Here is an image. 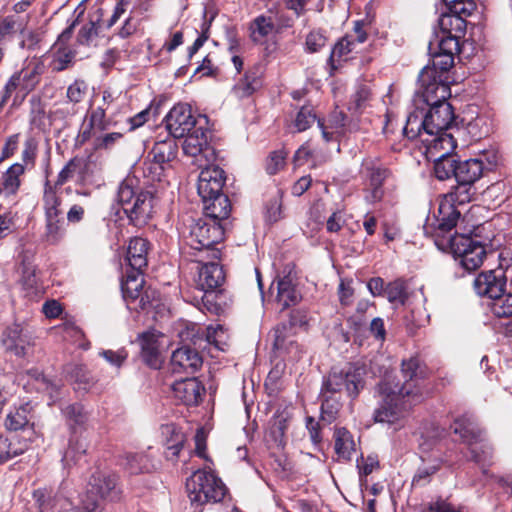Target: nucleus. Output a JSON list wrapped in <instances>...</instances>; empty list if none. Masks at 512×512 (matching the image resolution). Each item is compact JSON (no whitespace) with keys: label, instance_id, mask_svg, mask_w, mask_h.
<instances>
[{"label":"nucleus","instance_id":"f257e3e1","mask_svg":"<svg viewBox=\"0 0 512 512\" xmlns=\"http://www.w3.org/2000/svg\"><path fill=\"white\" fill-rule=\"evenodd\" d=\"M403 382L397 376L386 374L375 386L379 407L374 411L375 422L392 423L412 404L420 401L422 382L429 378L431 370L417 356L401 362Z\"/></svg>","mask_w":512,"mask_h":512},{"label":"nucleus","instance_id":"f03ea898","mask_svg":"<svg viewBox=\"0 0 512 512\" xmlns=\"http://www.w3.org/2000/svg\"><path fill=\"white\" fill-rule=\"evenodd\" d=\"M366 374V367L359 363H349L343 369L332 368L322 383V423L330 424L338 417L342 403L335 394L345 389L355 399L365 387Z\"/></svg>","mask_w":512,"mask_h":512},{"label":"nucleus","instance_id":"7ed1b4c3","mask_svg":"<svg viewBox=\"0 0 512 512\" xmlns=\"http://www.w3.org/2000/svg\"><path fill=\"white\" fill-rule=\"evenodd\" d=\"M117 199L129 222L136 227L148 223L154 213L155 197L139 185L134 176L126 177L119 185Z\"/></svg>","mask_w":512,"mask_h":512},{"label":"nucleus","instance_id":"20e7f679","mask_svg":"<svg viewBox=\"0 0 512 512\" xmlns=\"http://www.w3.org/2000/svg\"><path fill=\"white\" fill-rule=\"evenodd\" d=\"M121 489L118 486V477L108 472L97 471L92 474L85 497L81 506H76L66 500L60 512H101L100 501H117L120 499Z\"/></svg>","mask_w":512,"mask_h":512},{"label":"nucleus","instance_id":"39448f33","mask_svg":"<svg viewBox=\"0 0 512 512\" xmlns=\"http://www.w3.org/2000/svg\"><path fill=\"white\" fill-rule=\"evenodd\" d=\"M188 497L192 505L200 507L206 503L222 501L226 494V486L212 472L198 470L186 481Z\"/></svg>","mask_w":512,"mask_h":512},{"label":"nucleus","instance_id":"423d86ee","mask_svg":"<svg viewBox=\"0 0 512 512\" xmlns=\"http://www.w3.org/2000/svg\"><path fill=\"white\" fill-rule=\"evenodd\" d=\"M224 239V228L215 220L199 218L190 225L189 245L194 250L209 251L213 259L220 258V250L214 248Z\"/></svg>","mask_w":512,"mask_h":512},{"label":"nucleus","instance_id":"0eeeda50","mask_svg":"<svg viewBox=\"0 0 512 512\" xmlns=\"http://www.w3.org/2000/svg\"><path fill=\"white\" fill-rule=\"evenodd\" d=\"M206 124H199L195 129L188 132L182 144L183 152L195 159L198 167L205 163H212L216 160V152L208 143V130Z\"/></svg>","mask_w":512,"mask_h":512},{"label":"nucleus","instance_id":"6e6552de","mask_svg":"<svg viewBox=\"0 0 512 512\" xmlns=\"http://www.w3.org/2000/svg\"><path fill=\"white\" fill-rule=\"evenodd\" d=\"M164 122L166 129L174 138H183L199 124H207V117L199 115L196 118L190 105L179 103L169 111Z\"/></svg>","mask_w":512,"mask_h":512},{"label":"nucleus","instance_id":"1a4fd4ad","mask_svg":"<svg viewBox=\"0 0 512 512\" xmlns=\"http://www.w3.org/2000/svg\"><path fill=\"white\" fill-rule=\"evenodd\" d=\"M430 108L425 114L426 127H428L429 135H434L442 130H452L459 128L464 120L459 119L455 115L454 109L449 102H442L439 104L428 105Z\"/></svg>","mask_w":512,"mask_h":512},{"label":"nucleus","instance_id":"9d476101","mask_svg":"<svg viewBox=\"0 0 512 512\" xmlns=\"http://www.w3.org/2000/svg\"><path fill=\"white\" fill-rule=\"evenodd\" d=\"M364 168L368 179V185L365 188L367 193L365 200L370 204L381 202L385 196L384 182L392 176V172L389 168L378 164L375 160L366 161Z\"/></svg>","mask_w":512,"mask_h":512},{"label":"nucleus","instance_id":"9b49d317","mask_svg":"<svg viewBox=\"0 0 512 512\" xmlns=\"http://www.w3.org/2000/svg\"><path fill=\"white\" fill-rule=\"evenodd\" d=\"M200 168L201 172L198 177L197 191L201 199L210 198L212 195L224 194L225 171L218 165H215L214 162L205 163Z\"/></svg>","mask_w":512,"mask_h":512},{"label":"nucleus","instance_id":"f8f14e48","mask_svg":"<svg viewBox=\"0 0 512 512\" xmlns=\"http://www.w3.org/2000/svg\"><path fill=\"white\" fill-rule=\"evenodd\" d=\"M202 364V356L196 349L182 346L173 351L170 369L174 375H193L202 367Z\"/></svg>","mask_w":512,"mask_h":512},{"label":"nucleus","instance_id":"ddd939ff","mask_svg":"<svg viewBox=\"0 0 512 512\" xmlns=\"http://www.w3.org/2000/svg\"><path fill=\"white\" fill-rule=\"evenodd\" d=\"M473 286L479 296L495 300L505 291L506 277L501 269L481 272L475 278Z\"/></svg>","mask_w":512,"mask_h":512},{"label":"nucleus","instance_id":"4468645a","mask_svg":"<svg viewBox=\"0 0 512 512\" xmlns=\"http://www.w3.org/2000/svg\"><path fill=\"white\" fill-rule=\"evenodd\" d=\"M1 341L5 350L17 357H25L28 348L33 345L31 335L17 323L4 330Z\"/></svg>","mask_w":512,"mask_h":512},{"label":"nucleus","instance_id":"2eb2a0df","mask_svg":"<svg viewBox=\"0 0 512 512\" xmlns=\"http://www.w3.org/2000/svg\"><path fill=\"white\" fill-rule=\"evenodd\" d=\"M451 78L431 77L427 81L419 82L422 95L427 105L448 102L451 97Z\"/></svg>","mask_w":512,"mask_h":512},{"label":"nucleus","instance_id":"dca6fc26","mask_svg":"<svg viewBox=\"0 0 512 512\" xmlns=\"http://www.w3.org/2000/svg\"><path fill=\"white\" fill-rule=\"evenodd\" d=\"M172 392L175 399L192 406L200 402L204 387L195 377H185L174 382Z\"/></svg>","mask_w":512,"mask_h":512},{"label":"nucleus","instance_id":"f3484780","mask_svg":"<svg viewBox=\"0 0 512 512\" xmlns=\"http://www.w3.org/2000/svg\"><path fill=\"white\" fill-rule=\"evenodd\" d=\"M450 430L453 434L458 435L460 441L466 446L478 444L483 434V430L475 419L468 414L457 416L450 425Z\"/></svg>","mask_w":512,"mask_h":512},{"label":"nucleus","instance_id":"a211bd4d","mask_svg":"<svg viewBox=\"0 0 512 512\" xmlns=\"http://www.w3.org/2000/svg\"><path fill=\"white\" fill-rule=\"evenodd\" d=\"M225 282L223 267L217 262H208L201 265L198 271L197 287L200 291H223Z\"/></svg>","mask_w":512,"mask_h":512},{"label":"nucleus","instance_id":"6ab92c4d","mask_svg":"<svg viewBox=\"0 0 512 512\" xmlns=\"http://www.w3.org/2000/svg\"><path fill=\"white\" fill-rule=\"evenodd\" d=\"M431 65H426L419 73L418 82H424L431 77L451 78L450 70L454 67V56L441 52H434Z\"/></svg>","mask_w":512,"mask_h":512},{"label":"nucleus","instance_id":"aec40b11","mask_svg":"<svg viewBox=\"0 0 512 512\" xmlns=\"http://www.w3.org/2000/svg\"><path fill=\"white\" fill-rule=\"evenodd\" d=\"M161 434L165 447V458L168 461L176 462L186 441L184 433L175 424H165L161 426Z\"/></svg>","mask_w":512,"mask_h":512},{"label":"nucleus","instance_id":"412c9836","mask_svg":"<svg viewBox=\"0 0 512 512\" xmlns=\"http://www.w3.org/2000/svg\"><path fill=\"white\" fill-rule=\"evenodd\" d=\"M453 461L447 455L444 457H433L429 465H423L417 468L411 485L412 487H425L432 482L433 476L440 471L442 466L452 467Z\"/></svg>","mask_w":512,"mask_h":512},{"label":"nucleus","instance_id":"4be33fe9","mask_svg":"<svg viewBox=\"0 0 512 512\" xmlns=\"http://www.w3.org/2000/svg\"><path fill=\"white\" fill-rule=\"evenodd\" d=\"M149 249V242L141 237H134L130 240L126 261L132 270L143 271L147 266V254Z\"/></svg>","mask_w":512,"mask_h":512},{"label":"nucleus","instance_id":"5701e85b","mask_svg":"<svg viewBox=\"0 0 512 512\" xmlns=\"http://www.w3.org/2000/svg\"><path fill=\"white\" fill-rule=\"evenodd\" d=\"M206 218L220 222L228 218L231 212V203L225 194L202 199Z\"/></svg>","mask_w":512,"mask_h":512},{"label":"nucleus","instance_id":"b1692460","mask_svg":"<svg viewBox=\"0 0 512 512\" xmlns=\"http://www.w3.org/2000/svg\"><path fill=\"white\" fill-rule=\"evenodd\" d=\"M467 17L468 16H464V14L447 10L442 13L438 19L439 33L464 37L467 28Z\"/></svg>","mask_w":512,"mask_h":512},{"label":"nucleus","instance_id":"393cba45","mask_svg":"<svg viewBox=\"0 0 512 512\" xmlns=\"http://www.w3.org/2000/svg\"><path fill=\"white\" fill-rule=\"evenodd\" d=\"M141 357L153 369H159L162 364L158 338L154 333L145 332L140 337Z\"/></svg>","mask_w":512,"mask_h":512},{"label":"nucleus","instance_id":"a878e982","mask_svg":"<svg viewBox=\"0 0 512 512\" xmlns=\"http://www.w3.org/2000/svg\"><path fill=\"white\" fill-rule=\"evenodd\" d=\"M484 170V163L482 160L471 158L464 161H459L456 169V182H463L466 184L474 185L478 181Z\"/></svg>","mask_w":512,"mask_h":512},{"label":"nucleus","instance_id":"bb28decb","mask_svg":"<svg viewBox=\"0 0 512 512\" xmlns=\"http://www.w3.org/2000/svg\"><path fill=\"white\" fill-rule=\"evenodd\" d=\"M142 273L143 271L131 269V271L126 272V277L121 282V290L127 306L132 305L139 298V293L144 285Z\"/></svg>","mask_w":512,"mask_h":512},{"label":"nucleus","instance_id":"cd10ccee","mask_svg":"<svg viewBox=\"0 0 512 512\" xmlns=\"http://www.w3.org/2000/svg\"><path fill=\"white\" fill-rule=\"evenodd\" d=\"M334 450L339 459L349 461L355 452V441L351 432L345 427H335Z\"/></svg>","mask_w":512,"mask_h":512},{"label":"nucleus","instance_id":"c85d7f7f","mask_svg":"<svg viewBox=\"0 0 512 512\" xmlns=\"http://www.w3.org/2000/svg\"><path fill=\"white\" fill-rule=\"evenodd\" d=\"M461 212L457 207L442 199L438 207L437 229L440 232H450L457 225Z\"/></svg>","mask_w":512,"mask_h":512},{"label":"nucleus","instance_id":"c756f323","mask_svg":"<svg viewBox=\"0 0 512 512\" xmlns=\"http://www.w3.org/2000/svg\"><path fill=\"white\" fill-rule=\"evenodd\" d=\"M122 466L132 475L150 473L156 469L153 460L145 453L126 454Z\"/></svg>","mask_w":512,"mask_h":512},{"label":"nucleus","instance_id":"7c9ffc66","mask_svg":"<svg viewBox=\"0 0 512 512\" xmlns=\"http://www.w3.org/2000/svg\"><path fill=\"white\" fill-rule=\"evenodd\" d=\"M299 299L300 294L296 290L290 276L278 278L276 300L281 306V310H285L291 305H295Z\"/></svg>","mask_w":512,"mask_h":512},{"label":"nucleus","instance_id":"2f4dec72","mask_svg":"<svg viewBox=\"0 0 512 512\" xmlns=\"http://www.w3.org/2000/svg\"><path fill=\"white\" fill-rule=\"evenodd\" d=\"M449 131L450 130H442L434 135H429L431 139H421V142L428 148H433L436 151L442 152V154L453 155L452 152L457 147V141L454 135Z\"/></svg>","mask_w":512,"mask_h":512},{"label":"nucleus","instance_id":"473e14b6","mask_svg":"<svg viewBox=\"0 0 512 512\" xmlns=\"http://www.w3.org/2000/svg\"><path fill=\"white\" fill-rule=\"evenodd\" d=\"M477 191L474 185L457 182L456 186L443 196L446 202L459 207L472 202L476 197Z\"/></svg>","mask_w":512,"mask_h":512},{"label":"nucleus","instance_id":"72a5a7b5","mask_svg":"<svg viewBox=\"0 0 512 512\" xmlns=\"http://www.w3.org/2000/svg\"><path fill=\"white\" fill-rule=\"evenodd\" d=\"M32 418V406L29 403L11 410L5 419V427L9 431H18L27 427Z\"/></svg>","mask_w":512,"mask_h":512},{"label":"nucleus","instance_id":"f704fd0d","mask_svg":"<svg viewBox=\"0 0 512 512\" xmlns=\"http://www.w3.org/2000/svg\"><path fill=\"white\" fill-rule=\"evenodd\" d=\"M371 99L372 90L370 85L363 81L358 82L354 93L350 96L348 110L352 114H361L369 106Z\"/></svg>","mask_w":512,"mask_h":512},{"label":"nucleus","instance_id":"c9c22d12","mask_svg":"<svg viewBox=\"0 0 512 512\" xmlns=\"http://www.w3.org/2000/svg\"><path fill=\"white\" fill-rule=\"evenodd\" d=\"M275 28L271 17L259 15L249 25L251 40L256 44H263Z\"/></svg>","mask_w":512,"mask_h":512},{"label":"nucleus","instance_id":"e433bc0d","mask_svg":"<svg viewBox=\"0 0 512 512\" xmlns=\"http://www.w3.org/2000/svg\"><path fill=\"white\" fill-rule=\"evenodd\" d=\"M177 155V145L174 140L156 142L148 153L147 158L165 166Z\"/></svg>","mask_w":512,"mask_h":512},{"label":"nucleus","instance_id":"4c0bfd02","mask_svg":"<svg viewBox=\"0 0 512 512\" xmlns=\"http://www.w3.org/2000/svg\"><path fill=\"white\" fill-rule=\"evenodd\" d=\"M403 134L409 140H415L424 134L429 135L428 127H426V117L423 116L421 111L409 114L406 125L403 128Z\"/></svg>","mask_w":512,"mask_h":512},{"label":"nucleus","instance_id":"58836bf2","mask_svg":"<svg viewBox=\"0 0 512 512\" xmlns=\"http://www.w3.org/2000/svg\"><path fill=\"white\" fill-rule=\"evenodd\" d=\"M62 199L57 195L55 187L49 181H46L43 194V208L45 218H59L62 215L60 208Z\"/></svg>","mask_w":512,"mask_h":512},{"label":"nucleus","instance_id":"ea45409f","mask_svg":"<svg viewBox=\"0 0 512 512\" xmlns=\"http://www.w3.org/2000/svg\"><path fill=\"white\" fill-rule=\"evenodd\" d=\"M459 160L457 155L441 154L434 162V175L437 179L444 181L451 177L456 178V169Z\"/></svg>","mask_w":512,"mask_h":512},{"label":"nucleus","instance_id":"a19ab883","mask_svg":"<svg viewBox=\"0 0 512 512\" xmlns=\"http://www.w3.org/2000/svg\"><path fill=\"white\" fill-rule=\"evenodd\" d=\"M28 448L26 442L18 438H7L0 436V463H4L14 457L23 454Z\"/></svg>","mask_w":512,"mask_h":512},{"label":"nucleus","instance_id":"79ce46f5","mask_svg":"<svg viewBox=\"0 0 512 512\" xmlns=\"http://www.w3.org/2000/svg\"><path fill=\"white\" fill-rule=\"evenodd\" d=\"M62 414L67 425L76 434L77 429L84 426L87 421V414L79 403L69 404L62 408Z\"/></svg>","mask_w":512,"mask_h":512},{"label":"nucleus","instance_id":"37998d69","mask_svg":"<svg viewBox=\"0 0 512 512\" xmlns=\"http://www.w3.org/2000/svg\"><path fill=\"white\" fill-rule=\"evenodd\" d=\"M86 442L81 439L77 434H72L68 447L62 457V463L64 466H71L76 464L79 459L86 453Z\"/></svg>","mask_w":512,"mask_h":512},{"label":"nucleus","instance_id":"c03bdc74","mask_svg":"<svg viewBox=\"0 0 512 512\" xmlns=\"http://www.w3.org/2000/svg\"><path fill=\"white\" fill-rule=\"evenodd\" d=\"M261 86V73L259 69L255 68L245 73L244 78L235 86V90L240 97H247L257 91Z\"/></svg>","mask_w":512,"mask_h":512},{"label":"nucleus","instance_id":"a18cd8bd","mask_svg":"<svg viewBox=\"0 0 512 512\" xmlns=\"http://www.w3.org/2000/svg\"><path fill=\"white\" fill-rule=\"evenodd\" d=\"M25 172V165L15 163L8 168L2 176L3 191L8 194H15L20 186V176Z\"/></svg>","mask_w":512,"mask_h":512},{"label":"nucleus","instance_id":"49530a36","mask_svg":"<svg viewBox=\"0 0 512 512\" xmlns=\"http://www.w3.org/2000/svg\"><path fill=\"white\" fill-rule=\"evenodd\" d=\"M354 49L353 40L350 37L344 36L341 38L333 47L331 51V55L328 59V66L330 67V74H333V71L337 70L340 66V62L343 57H347V55L352 52Z\"/></svg>","mask_w":512,"mask_h":512},{"label":"nucleus","instance_id":"de8ad7c7","mask_svg":"<svg viewBox=\"0 0 512 512\" xmlns=\"http://www.w3.org/2000/svg\"><path fill=\"white\" fill-rule=\"evenodd\" d=\"M270 336L273 338V348L276 351H286L294 343L293 329L287 323L278 324Z\"/></svg>","mask_w":512,"mask_h":512},{"label":"nucleus","instance_id":"09e8293b","mask_svg":"<svg viewBox=\"0 0 512 512\" xmlns=\"http://www.w3.org/2000/svg\"><path fill=\"white\" fill-rule=\"evenodd\" d=\"M26 22L17 15H8L0 19V40L5 41L17 32L24 33Z\"/></svg>","mask_w":512,"mask_h":512},{"label":"nucleus","instance_id":"8fccbe9b","mask_svg":"<svg viewBox=\"0 0 512 512\" xmlns=\"http://www.w3.org/2000/svg\"><path fill=\"white\" fill-rule=\"evenodd\" d=\"M467 447L470 453L469 460L476 464H486L492 458L493 448L491 444L484 439L483 434L478 444L467 445Z\"/></svg>","mask_w":512,"mask_h":512},{"label":"nucleus","instance_id":"3c124183","mask_svg":"<svg viewBox=\"0 0 512 512\" xmlns=\"http://www.w3.org/2000/svg\"><path fill=\"white\" fill-rule=\"evenodd\" d=\"M482 243L473 239L469 235H455L450 238V246L454 254L464 260L466 253L468 254L471 250H474V246H480Z\"/></svg>","mask_w":512,"mask_h":512},{"label":"nucleus","instance_id":"603ef678","mask_svg":"<svg viewBox=\"0 0 512 512\" xmlns=\"http://www.w3.org/2000/svg\"><path fill=\"white\" fill-rule=\"evenodd\" d=\"M384 295H386L390 303H399L404 305L408 299L406 282L401 278L389 282L386 284Z\"/></svg>","mask_w":512,"mask_h":512},{"label":"nucleus","instance_id":"864d4df0","mask_svg":"<svg viewBox=\"0 0 512 512\" xmlns=\"http://www.w3.org/2000/svg\"><path fill=\"white\" fill-rule=\"evenodd\" d=\"M44 71L43 63L39 61L30 62L24 69L18 72L21 75L24 90H31L39 81V76Z\"/></svg>","mask_w":512,"mask_h":512},{"label":"nucleus","instance_id":"5fc2aeb1","mask_svg":"<svg viewBox=\"0 0 512 512\" xmlns=\"http://www.w3.org/2000/svg\"><path fill=\"white\" fill-rule=\"evenodd\" d=\"M115 123L106 117V108L104 106H98L93 109L89 116V126L93 133L104 132L109 130Z\"/></svg>","mask_w":512,"mask_h":512},{"label":"nucleus","instance_id":"6e6d98bb","mask_svg":"<svg viewBox=\"0 0 512 512\" xmlns=\"http://www.w3.org/2000/svg\"><path fill=\"white\" fill-rule=\"evenodd\" d=\"M45 223L46 229L44 238L46 242L49 244H57L65 234L62 218H45Z\"/></svg>","mask_w":512,"mask_h":512},{"label":"nucleus","instance_id":"4d7b16f0","mask_svg":"<svg viewBox=\"0 0 512 512\" xmlns=\"http://www.w3.org/2000/svg\"><path fill=\"white\" fill-rule=\"evenodd\" d=\"M463 37H456L455 35L440 34L436 32L437 51L445 54H452L455 57L460 53V40Z\"/></svg>","mask_w":512,"mask_h":512},{"label":"nucleus","instance_id":"13d9d810","mask_svg":"<svg viewBox=\"0 0 512 512\" xmlns=\"http://www.w3.org/2000/svg\"><path fill=\"white\" fill-rule=\"evenodd\" d=\"M320 212L316 205H314L310 212L309 218L307 219L303 233L313 239V244L318 245L320 242V220H319Z\"/></svg>","mask_w":512,"mask_h":512},{"label":"nucleus","instance_id":"bf43d9fd","mask_svg":"<svg viewBox=\"0 0 512 512\" xmlns=\"http://www.w3.org/2000/svg\"><path fill=\"white\" fill-rule=\"evenodd\" d=\"M75 52L67 47H60L54 53L53 60L51 63V67L53 71L61 72L69 67H71L74 63Z\"/></svg>","mask_w":512,"mask_h":512},{"label":"nucleus","instance_id":"052dcab7","mask_svg":"<svg viewBox=\"0 0 512 512\" xmlns=\"http://www.w3.org/2000/svg\"><path fill=\"white\" fill-rule=\"evenodd\" d=\"M33 499L39 512H51L56 505V497L52 490L39 488L33 492Z\"/></svg>","mask_w":512,"mask_h":512},{"label":"nucleus","instance_id":"680f3d73","mask_svg":"<svg viewBox=\"0 0 512 512\" xmlns=\"http://www.w3.org/2000/svg\"><path fill=\"white\" fill-rule=\"evenodd\" d=\"M486 256V249L483 244L480 246H474V250H471L466 256H464V260H460L462 267L467 271H474L478 269Z\"/></svg>","mask_w":512,"mask_h":512},{"label":"nucleus","instance_id":"e2e57ef3","mask_svg":"<svg viewBox=\"0 0 512 512\" xmlns=\"http://www.w3.org/2000/svg\"><path fill=\"white\" fill-rule=\"evenodd\" d=\"M288 152L285 149H279L270 152L266 159L265 169L269 175H275L286 165Z\"/></svg>","mask_w":512,"mask_h":512},{"label":"nucleus","instance_id":"0e129e2a","mask_svg":"<svg viewBox=\"0 0 512 512\" xmlns=\"http://www.w3.org/2000/svg\"><path fill=\"white\" fill-rule=\"evenodd\" d=\"M492 313L498 318L512 317V293L496 298L491 306Z\"/></svg>","mask_w":512,"mask_h":512},{"label":"nucleus","instance_id":"69168bd1","mask_svg":"<svg viewBox=\"0 0 512 512\" xmlns=\"http://www.w3.org/2000/svg\"><path fill=\"white\" fill-rule=\"evenodd\" d=\"M71 379L75 382L76 390L87 391L93 385V378L84 366L76 365L72 368Z\"/></svg>","mask_w":512,"mask_h":512},{"label":"nucleus","instance_id":"338daca9","mask_svg":"<svg viewBox=\"0 0 512 512\" xmlns=\"http://www.w3.org/2000/svg\"><path fill=\"white\" fill-rule=\"evenodd\" d=\"M88 91V85L84 80H75L67 88L68 102L78 104L83 101Z\"/></svg>","mask_w":512,"mask_h":512},{"label":"nucleus","instance_id":"774afa93","mask_svg":"<svg viewBox=\"0 0 512 512\" xmlns=\"http://www.w3.org/2000/svg\"><path fill=\"white\" fill-rule=\"evenodd\" d=\"M428 512H469V509L465 505H455L448 499L439 497L429 503Z\"/></svg>","mask_w":512,"mask_h":512}]
</instances>
